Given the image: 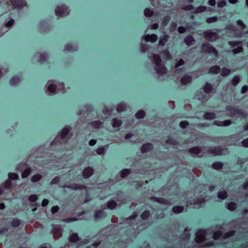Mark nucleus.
<instances>
[{"mask_svg":"<svg viewBox=\"0 0 248 248\" xmlns=\"http://www.w3.org/2000/svg\"><path fill=\"white\" fill-rule=\"evenodd\" d=\"M46 87L48 94H53L58 92V88L63 87V84L57 82L54 80H50L47 81Z\"/></svg>","mask_w":248,"mask_h":248,"instance_id":"1","label":"nucleus"},{"mask_svg":"<svg viewBox=\"0 0 248 248\" xmlns=\"http://www.w3.org/2000/svg\"><path fill=\"white\" fill-rule=\"evenodd\" d=\"M55 13L57 16L63 17L67 16L69 11L65 4L58 5L55 9Z\"/></svg>","mask_w":248,"mask_h":248,"instance_id":"2","label":"nucleus"},{"mask_svg":"<svg viewBox=\"0 0 248 248\" xmlns=\"http://www.w3.org/2000/svg\"><path fill=\"white\" fill-rule=\"evenodd\" d=\"M203 36L204 38L210 42H214L219 38V35L217 33L211 30L204 31L203 32Z\"/></svg>","mask_w":248,"mask_h":248,"instance_id":"3","label":"nucleus"},{"mask_svg":"<svg viewBox=\"0 0 248 248\" xmlns=\"http://www.w3.org/2000/svg\"><path fill=\"white\" fill-rule=\"evenodd\" d=\"M224 149H222L219 146L214 147H208L206 149V152L208 154L212 155L213 156L221 155H223Z\"/></svg>","mask_w":248,"mask_h":248,"instance_id":"4","label":"nucleus"},{"mask_svg":"<svg viewBox=\"0 0 248 248\" xmlns=\"http://www.w3.org/2000/svg\"><path fill=\"white\" fill-rule=\"evenodd\" d=\"M12 5L14 9H21L26 6L27 3L25 0H11L7 3Z\"/></svg>","mask_w":248,"mask_h":248,"instance_id":"5","label":"nucleus"},{"mask_svg":"<svg viewBox=\"0 0 248 248\" xmlns=\"http://www.w3.org/2000/svg\"><path fill=\"white\" fill-rule=\"evenodd\" d=\"M202 50L206 53H212L216 57L218 56V52L216 49L208 43H204L202 45Z\"/></svg>","mask_w":248,"mask_h":248,"instance_id":"6","label":"nucleus"},{"mask_svg":"<svg viewBox=\"0 0 248 248\" xmlns=\"http://www.w3.org/2000/svg\"><path fill=\"white\" fill-rule=\"evenodd\" d=\"M227 109L230 111V115L231 116L240 115L245 117H246V114H245L244 112L241 109L236 108L232 107H229Z\"/></svg>","mask_w":248,"mask_h":248,"instance_id":"7","label":"nucleus"},{"mask_svg":"<svg viewBox=\"0 0 248 248\" xmlns=\"http://www.w3.org/2000/svg\"><path fill=\"white\" fill-rule=\"evenodd\" d=\"M202 148L199 146H195L190 148L188 152L192 155L193 156L197 155L199 157H202L203 154H201Z\"/></svg>","mask_w":248,"mask_h":248,"instance_id":"8","label":"nucleus"},{"mask_svg":"<svg viewBox=\"0 0 248 248\" xmlns=\"http://www.w3.org/2000/svg\"><path fill=\"white\" fill-rule=\"evenodd\" d=\"M62 187L64 188H68L73 190H82L86 188V186L83 185H78L76 183L70 185H64Z\"/></svg>","mask_w":248,"mask_h":248,"instance_id":"9","label":"nucleus"},{"mask_svg":"<svg viewBox=\"0 0 248 248\" xmlns=\"http://www.w3.org/2000/svg\"><path fill=\"white\" fill-rule=\"evenodd\" d=\"M71 129V128L69 126H65L64 127L61 131L60 134V137L63 142H66L69 138L68 134Z\"/></svg>","mask_w":248,"mask_h":248,"instance_id":"10","label":"nucleus"},{"mask_svg":"<svg viewBox=\"0 0 248 248\" xmlns=\"http://www.w3.org/2000/svg\"><path fill=\"white\" fill-rule=\"evenodd\" d=\"M206 232L203 230H199L196 233L195 240L197 242H202L204 240Z\"/></svg>","mask_w":248,"mask_h":248,"instance_id":"11","label":"nucleus"},{"mask_svg":"<svg viewBox=\"0 0 248 248\" xmlns=\"http://www.w3.org/2000/svg\"><path fill=\"white\" fill-rule=\"evenodd\" d=\"M94 170L91 167H87L84 169L82 176L84 178L87 179L90 177L93 173Z\"/></svg>","mask_w":248,"mask_h":248,"instance_id":"12","label":"nucleus"},{"mask_svg":"<svg viewBox=\"0 0 248 248\" xmlns=\"http://www.w3.org/2000/svg\"><path fill=\"white\" fill-rule=\"evenodd\" d=\"M155 69L158 74L161 75H164L167 72L166 68L162 63L157 65H155Z\"/></svg>","mask_w":248,"mask_h":248,"instance_id":"13","label":"nucleus"},{"mask_svg":"<svg viewBox=\"0 0 248 248\" xmlns=\"http://www.w3.org/2000/svg\"><path fill=\"white\" fill-rule=\"evenodd\" d=\"M144 40L146 42L154 43L157 40V36L155 34H147L143 36Z\"/></svg>","mask_w":248,"mask_h":248,"instance_id":"14","label":"nucleus"},{"mask_svg":"<svg viewBox=\"0 0 248 248\" xmlns=\"http://www.w3.org/2000/svg\"><path fill=\"white\" fill-rule=\"evenodd\" d=\"M151 200L164 205H169L171 204L169 201L164 198L152 197Z\"/></svg>","mask_w":248,"mask_h":248,"instance_id":"15","label":"nucleus"},{"mask_svg":"<svg viewBox=\"0 0 248 248\" xmlns=\"http://www.w3.org/2000/svg\"><path fill=\"white\" fill-rule=\"evenodd\" d=\"M68 240L71 243H76L79 241L80 238L78 233L72 232L70 234Z\"/></svg>","mask_w":248,"mask_h":248,"instance_id":"16","label":"nucleus"},{"mask_svg":"<svg viewBox=\"0 0 248 248\" xmlns=\"http://www.w3.org/2000/svg\"><path fill=\"white\" fill-rule=\"evenodd\" d=\"M52 233L54 239H57L62 235L61 229L59 227H55L53 229Z\"/></svg>","mask_w":248,"mask_h":248,"instance_id":"17","label":"nucleus"},{"mask_svg":"<svg viewBox=\"0 0 248 248\" xmlns=\"http://www.w3.org/2000/svg\"><path fill=\"white\" fill-rule=\"evenodd\" d=\"M202 89L205 93L209 94L213 91V87L211 84L207 82L203 87Z\"/></svg>","mask_w":248,"mask_h":248,"instance_id":"18","label":"nucleus"},{"mask_svg":"<svg viewBox=\"0 0 248 248\" xmlns=\"http://www.w3.org/2000/svg\"><path fill=\"white\" fill-rule=\"evenodd\" d=\"M36 56L37 57L38 62H43L47 59V55L45 53H38Z\"/></svg>","mask_w":248,"mask_h":248,"instance_id":"19","label":"nucleus"},{"mask_svg":"<svg viewBox=\"0 0 248 248\" xmlns=\"http://www.w3.org/2000/svg\"><path fill=\"white\" fill-rule=\"evenodd\" d=\"M184 42L188 46H190L195 44V41L191 36H187L185 38Z\"/></svg>","mask_w":248,"mask_h":248,"instance_id":"20","label":"nucleus"},{"mask_svg":"<svg viewBox=\"0 0 248 248\" xmlns=\"http://www.w3.org/2000/svg\"><path fill=\"white\" fill-rule=\"evenodd\" d=\"M153 148V145L152 144L147 143L143 144L141 149V151L142 153H146L151 150Z\"/></svg>","mask_w":248,"mask_h":248,"instance_id":"21","label":"nucleus"},{"mask_svg":"<svg viewBox=\"0 0 248 248\" xmlns=\"http://www.w3.org/2000/svg\"><path fill=\"white\" fill-rule=\"evenodd\" d=\"M77 49L78 47L77 45L69 44L65 45L64 50L67 51H74Z\"/></svg>","mask_w":248,"mask_h":248,"instance_id":"22","label":"nucleus"},{"mask_svg":"<svg viewBox=\"0 0 248 248\" xmlns=\"http://www.w3.org/2000/svg\"><path fill=\"white\" fill-rule=\"evenodd\" d=\"M220 71V68L218 65H214L209 69V73L213 74H218Z\"/></svg>","mask_w":248,"mask_h":248,"instance_id":"23","label":"nucleus"},{"mask_svg":"<svg viewBox=\"0 0 248 248\" xmlns=\"http://www.w3.org/2000/svg\"><path fill=\"white\" fill-rule=\"evenodd\" d=\"M169 36L168 35L164 34L160 38L159 41V45L161 46H164L165 43L168 41Z\"/></svg>","mask_w":248,"mask_h":248,"instance_id":"24","label":"nucleus"},{"mask_svg":"<svg viewBox=\"0 0 248 248\" xmlns=\"http://www.w3.org/2000/svg\"><path fill=\"white\" fill-rule=\"evenodd\" d=\"M126 105L125 104L121 103L119 104L116 108L118 112H121L126 110Z\"/></svg>","mask_w":248,"mask_h":248,"instance_id":"25","label":"nucleus"},{"mask_svg":"<svg viewBox=\"0 0 248 248\" xmlns=\"http://www.w3.org/2000/svg\"><path fill=\"white\" fill-rule=\"evenodd\" d=\"M122 124V121L117 118H114L112 120V126L114 128H119L121 125Z\"/></svg>","mask_w":248,"mask_h":248,"instance_id":"26","label":"nucleus"},{"mask_svg":"<svg viewBox=\"0 0 248 248\" xmlns=\"http://www.w3.org/2000/svg\"><path fill=\"white\" fill-rule=\"evenodd\" d=\"M203 117L205 120H212L216 118V114L213 112H207L203 116Z\"/></svg>","mask_w":248,"mask_h":248,"instance_id":"27","label":"nucleus"},{"mask_svg":"<svg viewBox=\"0 0 248 248\" xmlns=\"http://www.w3.org/2000/svg\"><path fill=\"white\" fill-rule=\"evenodd\" d=\"M191 80V78L187 75L184 76L181 79V82L183 85L187 84V83L190 82Z\"/></svg>","mask_w":248,"mask_h":248,"instance_id":"28","label":"nucleus"},{"mask_svg":"<svg viewBox=\"0 0 248 248\" xmlns=\"http://www.w3.org/2000/svg\"><path fill=\"white\" fill-rule=\"evenodd\" d=\"M131 172V170L130 169H124L120 171V176L122 178H124L126 177L128 175H129Z\"/></svg>","mask_w":248,"mask_h":248,"instance_id":"29","label":"nucleus"},{"mask_svg":"<svg viewBox=\"0 0 248 248\" xmlns=\"http://www.w3.org/2000/svg\"><path fill=\"white\" fill-rule=\"evenodd\" d=\"M117 206V203L114 201H110L108 202L107 203V208L113 210Z\"/></svg>","mask_w":248,"mask_h":248,"instance_id":"30","label":"nucleus"},{"mask_svg":"<svg viewBox=\"0 0 248 248\" xmlns=\"http://www.w3.org/2000/svg\"><path fill=\"white\" fill-rule=\"evenodd\" d=\"M153 62L155 63V65H157L161 63V60L160 57L156 54L153 55Z\"/></svg>","mask_w":248,"mask_h":248,"instance_id":"31","label":"nucleus"},{"mask_svg":"<svg viewBox=\"0 0 248 248\" xmlns=\"http://www.w3.org/2000/svg\"><path fill=\"white\" fill-rule=\"evenodd\" d=\"M212 166L213 169L219 170L222 168L223 163L220 162H214Z\"/></svg>","mask_w":248,"mask_h":248,"instance_id":"32","label":"nucleus"},{"mask_svg":"<svg viewBox=\"0 0 248 248\" xmlns=\"http://www.w3.org/2000/svg\"><path fill=\"white\" fill-rule=\"evenodd\" d=\"M184 207L183 206H176L172 208V211L174 213L179 214L183 211Z\"/></svg>","mask_w":248,"mask_h":248,"instance_id":"33","label":"nucleus"},{"mask_svg":"<svg viewBox=\"0 0 248 248\" xmlns=\"http://www.w3.org/2000/svg\"><path fill=\"white\" fill-rule=\"evenodd\" d=\"M42 178L41 175L37 174L33 175L31 178V181L33 183H35L40 180Z\"/></svg>","mask_w":248,"mask_h":248,"instance_id":"34","label":"nucleus"},{"mask_svg":"<svg viewBox=\"0 0 248 248\" xmlns=\"http://www.w3.org/2000/svg\"><path fill=\"white\" fill-rule=\"evenodd\" d=\"M231 73V70L227 68H223L221 71V75L223 77L228 76Z\"/></svg>","mask_w":248,"mask_h":248,"instance_id":"35","label":"nucleus"},{"mask_svg":"<svg viewBox=\"0 0 248 248\" xmlns=\"http://www.w3.org/2000/svg\"><path fill=\"white\" fill-rule=\"evenodd\" d=\"M228 194L226 191H221L218 193L217 197L221 199H225L227 197Z\"/></svg>","mask_w":248,"mask_h":248,"instance_id":"36","label":"nucleus"},{"mask_svg":"<svg viewBox=\"0 0 248 248\" xmlns=\"http://www.w3.org/2000/svg\"><path fill=\"white\" fill-rule=\"evenodd\" d=\"M20 82V78L18 77H14L10 81V83L12 85H16Z\"/></svg>","mask_w":248,"mask_h":248,"instance_id":"37","label":"nucleus"},{"mask_svg":"<svg viewBox=\"0 0 248 248\" xmlns=\"http://www.w3.org/2000/svg\"><path fill=\"white\" fill-rule=\"evenodd\" d=\"M145 113L143 110H139L135 114V117L137 119H142L144 117Z\"/></svg>","mask_w":248,"mask_h":248,"instance_id":"38","label":"nucleus"},{"mask_svg":"<svg viewBox=\"0 0 248 248\" xmlns=\"http://www.w3.org/2000/svg\"><path fill=\"white\" fill-rule=\"evenodd\" d=\"M237 207V204L234 202H231L227 204V208L231 211L234 210Z\"/></svg>","mask_w":248,"mask_h":248,"instance_id":"39","label":"nucleus"},{"mask_svg":"<svg viewBox=\"0 0 248 248\" xmlns=\"http://www.w3.org/2000/svg\"><path fill=\"white\" fill-rule=\"evenodd\" d=\"M31 171V168L27 169L26 170H24L22 172L21 177L23 178H27L30 174Z\"/></svg>","mask_w":248,"mask_h":248,"instance_id":"40","label":"nucleus"},{"mask_svg":"<svg viewBox=\"0 0 248 248\" xmlns=\"http://www.w3.org/2000/svg\"><path fill=\"white\" fill-rule=\"evenodd\" d=\"M21 222L20 220L17 218H15L13 220L11 225L14 227H18L20 225Z\"/></svg>","mask_w":248,"mask_h":248,"instance_id":"41","label":"nucleus"},{"mask_svg":"<svg viewBox=\"0 0 248 248\" xmlns=\"http://www.w3.org/2000/svg\"><path fill=\"white\" fill-rule=\"evenodd\" d=\"M153 11L149 8H146L144 10V14L146 16L151 17L153 15Z\"/></svg>","mask_w":248,"mask_h":248,"instance_id":"42","label":"nucleus"},{"mask_svg":"<svg viewBox=\"0 0 248 248\" xmlns=\"http://www.w3.org/2000/svg\"><path fill=\"white\" fill-rule=\"evenodd\" d=\"M8 177L9 179L11 180H18L19 178L18 175L16 173L11 172L9 173Z\"/></svg>","mask_w":248,"mask_h":248,"instance_id":"43","label":"nucleus"},{"mask_svg":"<svg viewBox=\"0 0 248 248\" xmlns=\"http://www.w3.org/2000/svg\"><path fill=\"white\" fill-rule=\"evenodd\" d=\"M240 81V77L238 76H236L233 77L232 80V84L236 86Z\"/></svg>","mask_w":248,"mask_h":248,"instance_id":"44","label":"nucleus"},{"mask_svg":"<svg viewBox=\"0 0 248 248\" xmlns=\"http://www.w3.org/2000/svg\"><path fill=\"white\" fill-rule=\"evenodd\" d=\"M217 16H214L211 17H208L206 19V22L210 24L212 23H214L217 21Z\"/></svg>","mask_w":248,"mask_h":248,"instance_id":"45","label":"nucleus"},{"mask_svg":"<svg viewBox=\"0 0 248 248\" xmlns=\"http://www.w3.org/2000/svg\"><path fill=\"white\" fill-rule=\"evenodd\" d=\"M150 216V212L149 211L146 210L141 215V217L142 219L145 220L147 219Z\"/></svg>","mask_w":248,"mask_h":248,"instance_id":"46","label":"nucleus"},{"mask_svg":"<svg viewBox=\"0 0 248 248\" xmlns=\"http://www.w3.org/2000/svg\"><path fill=\"white\" fill-rule=\"evenodd\" d=\"M91 124L95 128H98L101 125L102 123L99 121H96L92 122Z\"/></svg>","mask_w":248,"mask_h":248,"instance_id":"47","label":"nucleus"},{"mask_svg":"<svg viewBox=\"0 0 248 248\" xmlns=\"http://www.w3.org/2000/svg\"><path fill=\"white\" fill-rule=\"evenodd\" d=\"M227 5V2L225 0H220L217 3L218 7L222 8L225 6Z\"/></svg>","mask_w":248,"mask_h":248,"instance_id":"48","label":"nucleus"},{"mask_svg":"<svg viewBox=\"0 0 248 248\" xmlns=\"http://www.w3.org/2000/svg\"><path fill=\"white\" fill-rule=\"evenodd\" d=\"M237 25L240 27L241 30H244L246 28V26L241 20H238L237 21Z\"/></svg>","mask_w":248,"mask_h":248,"instance_id":"49","label":"nucleus"},{"mask_svg":"<svg viewBox=\"0 0 248 248\" xmlns=\"http://www.w3.org/2000/svg\"><path fill=\"white\" fill-rule=\"evenodd\" d=\"M104 213L101 210L96 211L95 212V217L96 218H101L104 217Z\"/></svg>","mask_w":248,"mask_h":248,"instance_id":"50","label":"nucleus"},{"mask_svg":"<svg viewBox=\"0 0 248 248\" xmlns=\"http://www.w3.org/2000/svg\"><path fill=\"white\" fill-rule=\"evenodd\" d=\"M234 231H230L227 233H226L223 236V238L224 239H226V238H229L232 236L234 234Z\"/></svg>","mask_w":248,"mask_h":248,"instance_id":"51","label":"nucleus"},{"mask_svg":"<svg viewBox=\"0 0 248 248\" xmlns=\"http://www.w3.org/2000/svg\"><path fill=\"white\" fill-rule=\"evenodd\" d=\"M28 199L31 202H34L37 200L38 197L36 195L32 194L29 197Z\"/></svg>","mask_w":248,"mask_h":248,"instance_id":"52","label":"nucleus"},{"mask_svg":"<svg viewBox=\"0 0 248 248\" xmlns=\"http://www.w3.org/2000/svg\"><path fill=\"white\" fill-rule=\"evenodd\" d=\"M221 235L222 232L220 231H217L214 233L213 238L215 240L218 239L220 237H221Z\"/></svg>","mask_w":248,"mask_h":248,"instance_id":"53","label":"nucleus"},{"mask_svg":"<svg viewBox=\"0 0 248 248\" xmlns=\"http://www.w3.org/2000/svg\"><path fill=\"white\" fill-rule=\"evenodd\" d=\"M189 125V123L187 121H181L180 124L179 125L182 128H186L188 125Z\"/></svg>","mask_w":248,"mask_h":248,"instance_id":"54","label":"nucleus"},{"mask_svg":"<svg viewBox=\"0 0 248 248\" xmlns=\"http://www.w3.org/2000/svg\"><path fill=\"white\" fill-rule=\"evenodd\" d=\"M243 48L241 46H238L237 48H235L232 50V52L234 54H237L243 51Z\"/></svg>","mask_w":248,"mask_h":248,"instance_id":"55","label":"nucleus"},{"mask_svg":"<svg viewBox=\"0 0 248 248\" xmlns=\"http://www.w3.org/2000/svg\"><path fill=\"white\" fill-rule=\"evenodd\" d=\"M228 44L232 47H235L240 45L241 43L239 41H229Z\"/></svg>","mask_w":248,"mask_h":248,"instance_id":"56","label":"nucleus"},{"mask_svg":"<svg viewBox=\"0 0 248 248\" xmlns=\"http://www.w3.org/2000/svg\"><path fill=\"white\" fill-rule=\"evenodd\" d=\"M163 54L167 60L171 59V55L168 50H165L163 52Z\"/></svg>","mask_w":248,"mask_h":248,"instance_id":"57","label":"nucleus"},{"mask_svg":"<svg viewBox=\"0 0 248 248\" xmlns=\"http://www.w3.org/2000/svg\"><path fill=\"white\" fill-rule=\"evenodd\" d=\"M78 220L77 217H70L63 219V221L67 223L73 222Z\"/></svg>","mask_w":248,"mask_h":248,"instance_id":"58","label":"nucleus"},{"mask_svg":"<svg viewBox=\"0 0 248 248\" xmlns=\"http://www.w3.org/2000/svg\"><path fill=\"white\" fill-rule=\"evenodd\" d=\"M60 177L58 176H57L52 179V180L50 182V184H51V185L57 184L60 182Z\"/></svg>","mask_w":248,"mask_h":248,"instance_id":"59","label":"nucleus"},{"mask_svg":"<svg viewBox=\"0 0 248 248\" xmlns=\"http://www.w3.org/2000/svg\"><path fill=\"white\" fill-rule=\"evenodd\" d=\"M4 185L5 188H10L12 186V182L8 179L5 182Z\"/></svg>","mask_w":248,"mask_h":248,"instance_id":"60","label":"nucleus"},{"mask_svg":"<svg viewBox=\"0 0 248 248\" xmlns=\"http://www.w3.org/2000/svg\"><path fill=\"white\" fill-rule=\"evenodd\" d=\"M166 142L168 144H171L173 145H175L177 144V142L176 140L172 139H169L166 140Z\"/></svg>","mask_w":248,"mask_h":248,"instance_id":"61","label":"nucleus"},{"mask_svg":"<svg viewBox=\"0 0 248 248\" xmlns=\"http://www.w3.org/2000/svg\"><path fill=\"white\" fill-rule=\"evenodd\" d=\"M185 63V62L183 60L180 59L175 64V68H178L181 65H183Z\"/></svg>","mask_w":248,"mask_h":248,"instance_id":"62","label":"nucleus"},{"mask_svg":"<svg viewBox=\"0 0 248 248\" xmlns=\"http://www.w3.org/2000/svg\"><path fill=\"white\" fill-rule=\"evenodd\" d=\"M206 10V7L204 6H200L199 7H198L196 11L197 12L200 13V12H204Z\"/></svg>","mask_w":248,"mask_h":248,"instance_id":"63","label":"nucleus"},{"mask_svg":"<svg viewBox=\"0 0 248 248\" xmlns=\"http://www.w3.org/2000/svg\"><path fill=\"white\" fill-rule=\"evenodd\" d=\"M14 23V20L12 19H11L6 24V26L7 28L11 27Z\"/></svg>","mask_w":248,"mask_h":248,"instance_id":"64","label":"nucleus"}]
</instances>
